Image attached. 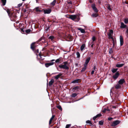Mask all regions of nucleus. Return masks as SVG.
<instances>
[{
  "instance_id": "f257e3e1",
  "label": "nucleus",
  "mask_w": 128,
  "mask_h": 128,
  "mask_svg": "<svg viewBox=\"0 0 128 128\" xmlns=\"http://www.w3.org/2000/svg\"><path fill=\"white\" fill-rule=\"evenodd\" d=\"M67 62H64V64L59 65L58 66L60 68H62L66 70H68L69 68L67 66Z\"/></svg>"
},
{
  "instance_id": "f03ea898",
  "label": "nucleus",
  "mask_w": 128,
  "mask_h": 128,
  "mask_svg": "<svg viewBox=\"0 0 128 128\" xmlns=\"http://www.w3.org/2000/svg\"><path fill=\"white\" fill-rule=\"evenodd\" d=\"M43 11L45 14H49L51 12V10L50 9L48 8L47 9H44Z\"/></svg>"
},
{
  "instance_id": "7ed1b4c3",
  "label": "nucleus",
  "mask_w": 128,
  "mask_h": 128,
  "mask_svg": "<svg viewBox=\"0 0 128 128\" xmlns=\"http://www.w3.org/2000/svg\"><path fill=\"white\" fill-rule=\"evenodd\" d=\"M77 16V15H71L70 16L69 18L72 20H74L76 18Z\"/></svg>"
},
{
  "instance_id": "20e7f679",
  "label": "nucleus",
  "mask_w": 128,
  "mask_h": 128,
  "mask_svg": "<svg viewBox=\"0 0 128 128\" xmlns=\"http://www.w3.org/2000/svg\"><path fill=\"white\" fill-rule=\"evenodd\" d=\"M54 62H50L46 63L45 64V66H46L47 67H48L49 66H52L54 64Z\"/></svg>"
},
{
  "instance_id": "39448f33",
  "label": "nucleus",
  "mask_w": 128,
  "mask_h": 128,
  "mask_svg": "<svg viewBox=\"0 0 128 128\" xmlns=\"http://www.w3.org/2000/svg\"><path fill=\"white\" fill-rule=\"evenodd\" d=\"M120 121L118 120H116L114 121L112 124V126H116L120 123Z\"/></svg>"
},
{
  "instance_id": "423d86ee",
  "label": "nucleus",
  "mask_w": 128,
  "mask_h": 128,
  "mask_svg": "<svg viewBox=\"0 0 128 128\" xmlns=\"http://www.w3.org/2000/svg\"><path fill=\"white\" fill-rule=\"evenodd\" d=\"M113 33V31L112 30H110L109 33L108 34V36L109 38H112V34Z\"/></svg>"
},
{
  "instance_id": "0eeeda50",
  "label": "nucleus",
  "mask_w": 128,
  "mask_h": 128,
  "mask_svg": "<svg viewBox=\"0 0 128 128\" xmlns=\"http://www.w3.org/2000/svg\"><path fill=\"white\" fill-rule=\"evenodd\" d=\"M92 7L93 10L96 12H98V10L97 8H96L95 4H92Z\"/></svg>"
},
{
  "instance_id": "6e6552de",
  "label": "nucleus",
  "mask_w": 128,
  "mask_h": 128,
  "mask_svg": "<svg viewBox=\"0 0 128 128\" xmlns=\"http://www.w3.org/2000/svg\"><path fill=\"white\" fill-rule=\"evenodd\" d=\"M119 75V73L118 72H116L115 74L113 76V78L114 79H116L118 77Z\"/></svg>"
},
{
  "instance_id": "1a4fd4ad",
  "label": "nucleus",
  "mask_w": 128,
  "mask_h": 128,
  "mask_svg": "<svg viewBox=\"0 0 128 128\" xmlns=\"http://www.w3.org/2000/svg\"><path fill=\"white\" fill-rule=\"evenodd\" d=\"M125 80L124 79H122L120 80L118 82V83L120 85H122L125 82Z\"/></svg>"
},
{
  "instance_id": "9d476101",
  "label": "nucleus",
  "mask_w": 128,
  "mask_h": 128,
  "mask_svg": "<svg viewBox=\"0 0 128 128\" xmlns=\"http://www.w3.org/2000/svg\"><path fill=\"white\" fill-rule=\"evenodd\" d=\"M120 46H122V45H123L124 43L122 37V36H120Z\"/></svg>"
},
{
  "instance_id": "9b49d317",
  "label": "nucleus",
  "mask_w": 128,
  "mask_h": 128,
  "mask_svg": "<svg viewBox=\"0 0 128 128\" xmlns=\"http://www.w3.org/2000/svg\"><path fill=\"white\" fill-rule=\"evenodd\" d=\"M90 60V57H89L88 58L86 59L85 62V64L84 65L87 66Z\"/></svg>"
},
{
  "instance_id": "f8f14e48",
  "label": "nucleus",
  "mask_w": 128,
  "mask_h": 128,
  "mask_svg": "<svg viewBox=\"0 0 128 128\" xmlns=\"http://www.w3.org/2000/svg\"><path fill=\"white\" fill-rule=\"evenodd\" d=\"M34 44V43H32L31 45V48L33 51H34V49L36 47V46H35Z\"/></svg>"
},
{
  "instance_id": "ddd939ff",
  "label": "nucleus",
  "mask_w": 128,
  "mask_h": 128,
  "mask_svg": "<svg viewBox=\"0 0 128 128\" xmlns=\"http://www.w3.org/2000/svg\"><path fill=\"white\" fill-rule=\"evenodd\" d=\"M79 88L78 86H76L73 88L72 90L74 92H76L78 90Z\"/></svg>"
},
{
  "instance_id": "4468645a",
  "label": "nucleus",
  "mask_w": 128,
  "mask_h": 128,
  "mask_svg": "<svg viewBox=\"0 0 128 128\" xmlns=\"http://www.w3.org/2000/svg\"><path fill=\"white\" fill-rule=\"evenodd\" d=\"M34 51L35 53L36 54V55L37 56L39 55V56H41V55L40 54L39 52V50L38 49H37L35 51Z\"/></svg>"
},
{
  "instance_id": "2eb2a0df",
  "label": "nucleus",
  "mask_w": 128,
  "mask_h": 128,
  "mask_svg": "<svg viewBox=\"0 0 128 128\" xmlns=\"http://www.w3.org/2000/svg\"><path fill=\"white\" fill-rule=\"evenodd\" d=\"M54 81L53 79H52L49 82V85L50 86L52 85V84L54 82Z\"/></svg>"
},
{
  "instance_id": "dca6fc26",
  "label": "nucleus",
  "mask_w": 128,
  "mask_h": 128,
  "mask_svg": "<svg viewBox=\"0 0 128 128\" xmlns=\"http://www.w3.org/2000/svg\"><path fill=\"white\" fill-rule=\"evenodd\" d=\"M62 75V74H58V75H56V76H54V77L55 79H56V80L58 79Z\"/></svg>"
},
{
  "instance_id": "f3484780",
  "label": "nucleus",
  "mask_w": 128,
  "mask_h": 128,
  "mask_svg": "<svg viewBox=\"0 0 128 128\" xmlns=\"http://www.w3.org/2000/svg\"><path fill=\"white\" fill-rule=\"evenodd\" d=\"M78 29L79 30H80L82 33H84L85 32V30L83 29H82L81 28H78Z\"/></svg>"
},
{
  "instance_id": "a211bd4d",
  "label": "nucleus",
  "mask_w": 128,
  "mask_h": 128,
  "mask_svg": "<svg viewBox=\"0 0 128 128\" xmlns=\"http://www.w3.org/2000/svg\"><path fill=\"white\" fill-rule=\"evenodd\" d=\"M54 115H53L52 116V117L50 118L49 122V124H50L52 122V120L54 118Z\"/></svg>"
},
{
  "instance_id": "6ab92c4d",
  "label": "nucleus",
  "mask_w": 128,
  "mask_h": 128,
  "mask_svg": "<svg viewBox=\"0 0 128 128\" xmlns=\"http://www.w3.org/2000/svg\"><path fill=\"white\" fill-rule=\"evenodd\" d=\"M124 65V64H118L116 65V66L117 67H120Z\"/></svg>"
},
{
  "instance_id": "aec40b11",
  "label": "nucleus",
  "mask_w": 128,
  "mask_h": 128,
  "mask_svg": "<svg viewBox=\"0 0 128 128\" xmlns=\"http://www.w3.org/2000/svg\"><path fill=\"white\" fill-rule=\"evenodd\" d=\"M35 10L36 12H40L42 11V10H41L38 7H36L34 9Z\"/></svg>"
},
{
  "instance_id": "412c9836",
  "label": "nucleus",
  "mask_w": 128,
  "mask_h": 128,
  "mask_svg": "<svg viewBox=\"0 0 128 128\" xmlns=\"http://www.w3.org/2000/svg\"><path fill=\"white\" fill-rule=\"evenodd\" d=\"M115 87L116 89H118L120 88L121 87V86L119 84H117L115 86Z\"/></svg>"
},
{
  "instance_id": "4be33fe9",
  "label": "nucleus",
  "mask_w": 128,
  "mask_h": 128,
  "mask_svg": "<svg viewBox=\"0 0 128 128\" xmlns=\"http://www.w3.org/2000/svg\"><path fill=\"white\" fill-rule=\"evenodd\" d=\"M112 58H114L115 60H120V58L118 56H112Z\"/></svg>"
},
{
  "instance_id": "5701e85b",
  "label": "nucleus",
  "mask_w": 128,
  "mask_h": 128,
  "mask_svg": "<svg viewBox=\"0 0 128 128\" xmlns=\"http://www.w3.org/2000/svg\"><path fill=\"white\" fill-rule=\"evenodd\" d=\"M85 44H82L80 47V50L81 51H82L84 48L85 47Z\"/></svg>"
},
{
  "instance_id": "b1692460",
  "label": "nucleus",
  "mask_w": 128,
  "mask_h": 128,
  "mask_svg": "<svg viewBox=\"0 0 128 128\" xmlns=\"http://www.w3.org/2000/svg\"><path fill=\"white\" fill-rule=\"evenodd\" d=\"M126 25H125L123 23H121L120 26V27L121 28H124L126 27Z\"/></svg>"
},
{
  "instance_id": "393cba45",
  "label": "nucleus",
  "mask_w": 128,
  "mask_h": 128,
  "mask_svg": "<svg viewBox=\"0 0 128 128\" xmlns=\"http://www.w3.org/2000/svg\"><path fill=\"white\" fill-rule=\"evenodd\" d=\"M118 70V68H112V72L113 73L116 72Z\"/></svg>"
},
{
  "instance_id": "a878e982",
  "label": "nucleus",
  "mask_w": 128,
  "mask_h": 128,
  "mask_svg": "<svg viewBox=\"0 0 128 128\" xmlns=\"http://www.w3.org/2000/svg\"><path fill=\"white\" fill-rule=\"evenodd\" d=\"M78 79L76 80H75L73 81H72V82L71 83H74V84L77 83L78 82Z\"/></svg>"
},
{
  "instance_id": "bb28decb",
  "label": "nucleus",
  "mask_w": 128,
  "mask_h": 128,
  "mask_svg": "<svg viewBox=\"0 0 128 128\" xmlns=\"http://www.w3.org/2000/svg\"><path fill=\"white\" fill-rule=\"evenodd\" d=\"M94 42H90L89 43V45H91V46L92 48L93 47V46L94 45Z\"/></svg>"
},
{
  "instance_id": "cd10ccee",
  "label": "nucleus",
  "mask_w": 128,
  "mask_h": 128,
  "mask_svg": "<svg viewBox=\"0 0 128 128\" xmlns=\"http://www.w3.org/2000/svg\"><path fill=\"white\" fill-rule=\"evenodd\" d=\"M106 111H110V110L108 108H104V110H102V112H103L104 113Z\"/></svg>"
},
{
  "instance_id": "c85d7f7f",
  "label": "nucleus",
  "mask_w": 128,
  "mask_h": 128,
  "mask_svg": "<svg viewBox=\"0 0 128 128\" xmlns=\"http://www.w3.org/2000/svg\"><path fill=\"white\" fill-rule=\"evenodd\" d=\"M84 67L82 68V70L81 71L82 72H83L85 71L86 70V67L87 66H86V65H84Z\"/></svg>"
},
{
  "instance_id": "c756f323",
  "label": "nucleus",
  "mask_w": 128,
  "mask_h": 128,
  "mask_svg": "<svg viewBox=\"0 0 128 128\" xmlns=\"http://www.w3.org/2000/svg\"><path fill=\"white\" fill-rule=\"evenodd\" d=\"M98 16V15L96 13L94 14H92V16L93 17H96Z\"/></svg>"
},
{
  "instance_id": "7c9ffc66",
  "label": "nucleus",
  "mask_w": 128,
  "mask_h": 128,
  "mask_svg": "<svg viewBox=\"0 0 128 128\" xmlns=\"http://www.w3.org/2000/svg\"><path fill=\"white\" fill-rule=\"evenodd\" d=\"M2 3V4L3 6H4L6 3V0H1Z\"/></svg>"
},
{
  "instance_id": "2f4dec72",
  "label": "nucleus",
  "mask_w": 128,
  "mask_h": 128,
  "mask_svg": "<svg viewBox=\"0 0 128 128\" xmlns=\"http://www.w3.org/2000/svg\"><path fill=\"white\" fill-rule=\"evenodd\" d=\"M56 2V0H54L51 3V4L52 6H54Z\"/></svg>"
},
{
  "instance_id": "473e14b6",
  "label": "nucleus",
  "mask_w": 128,
  "mask_h": 128,
  "mask_svg": "<svg viewBox=\"0 0 128 128\" xmlns=\"http://www.w3.org/2000/svg\"><path fill=\"white\" fill-rule=\"evenodd\" d=\"M77 95V94L76 93H73L72 94L71 96L72 97H75Z\"/></svg>"
},
{
  "instance_id": "72a5a7b5",
  "label": "nucleus",
  "mask_w": 128,
  "mask_h": 128,
  "mask_svg": "<svg viewBox=\"0 0 128 128\" xmlns=\"http://www.w3.org/2000/svg\"><path fill=\"white\" fill-rule=\"evenodd\" d=\"M104 122L102 120H101L99 122V124L102 125L103 124Z\"/></svg>"
},
{
  "instance_id": "f704fd0d",
  "label": "nucleus",
  "mask_w": 128,
  "mask_h": 128,
  "mask_svg": "<svg viewBox=\"0 0 128 128\" xmlns=\"http://www.w3.org/2000/svg\"><path fill=\"white\" fill-rule=\"evenodd\" d=\"M61 60L60 58L56 60L55 61V62L57 63H59L60 61Z\"/></svg>"
},
{
  "instance_id": "c9c22d12",
  "label": "nucleus",
  "mask_w": 128,
  "mask_h": 128,
  "mask_svg": "<svg viewBox=\"0 0 128 128\" xmlns=\"http://www.w3.org/2000/svg\"><path fill=\"white\" fill-rule=\"evenodd\" d=\"M31 30L30 29H28L26 30V32L27 33H28L30 32Z\"/></svg>"
},
{
  "instance_id": "e433bc0d",
  "label": "nucleus",
  "mask_w": 128,
  "mask_h": 128,
  "mask_svg": "<svg viewBox=\"0 0 128 128\" xmlns=\"http://www.w3.org/2000/svg\"><path fill=\"white\" fill-rule=\"evenodd\" d=\"M57 107L60 110H62V108L61 107V106H57Z\"/></svg>"
},
{
  "instance_id": "4c0bfd02",
  "label": "nucleus",
  "mask_w": 128,
  "mask_h": 128,
  "mask_svg": "<svg viewBox=\"0 0 128 128\" xmlns=\"http://www.w3.org/2000/svg\"><path fill=\"white\" fill-rule=\"evenodd\" d=\"M113 52V50H112V48H110L109 51V52L110 54H111Z\"/></svg>"
},
{
  "instance_id": "58836bf2",
  "label": "nucleus",
  "mask_w": 128,
  "mask_h": 128,
  "mask_svg": "<svg viewBox=\"0 0 128 128\" xmlns=\"http://www.w3.org/2000/svg\"><path fill=\"white\" fill-rule=\"evenodd\" d=\"M54 38V36H50L49 38L51 39V40H53Z\"/></svg>"
},
{
  "instance_id": "ea45409f",
  "label": "nucleus",
  "mask_w": 128,
  "mask_h": 128,
  "mask_svg": "<svg viewBox=\"0 0 128 128\" xmlns=\"http://www.w3.org/2000/svg\"><path fill=\"white\" fill-rule=\"evenodd\" d=\"M71 126V124H67L66 126V128H68Z\"/></svg>"
},
{
  "instance_id": "a19ab883",
  "label": "nucleus",
  "mask_w": 128,
  "mask_h": 128,
  "mask_svg": "<svg viewBox=\"0 0 128 128\" xmlns=\"http://www.w3.org/2000/svg\"><path fill=\"white\" fill-rule=\"evenodd\" d=\"M96 39V38L95 36H93L92 38V42H94V41Z\"/></svg>"
},
{
  "instance_id": "79ce46f5",
  "label": "nucleus",
  "mask_w": 128,
  "mask_h": 128,
  "mask_svg": "<svg viewBox=\"0 0 128 128\" xmlns=\"http://www.w3.org/2000/svg\"><path fill=\"white\" fill-rule=\"evenodd\" d=\"M128 22V20L127 19H125L124 20V22L126 24Z\"/></svg>"
},
{
  "instance_id": "37998d69",
  "label": "nucleus",
  "mask_w": 128,
  "mask_h": 128,
  "mask_svg": "<svg viewBox=\"0 0 128 128\" xmlns=\"http://www.w3.org/2000/svg\"><path fill=\"white\" fill-rule=\"evenodd\" d=\"M107 8L110 11L111 10H112V8H110V5H109L108 6Z\"/></svg>"
},
{
  "instance_id": "c03bdc74",
  "label": "nucleus",
  "mask_w": 128,
  "mask_h": 128,
  "mask_svg": "<svg viewBox=\"0 0 128 128\" xmlns=\"http://www.w3.org/2000/svg\"><path fill=\"white\" fill-rule=\"evenodd\" d=\"M86 123L87 124H91L90 121L89 120H88L86 121Z\"/></svg>"
},
{
  "instance_id": "a18cd8bd",
  "label": "nucleus",
  "mask_w": 128,
  "mask_h": 128,
  "mask_svg": "<svg viewBox=\"0 0 128 128\" xmlns=\"http://www.w3.org/2000/svg\"><path fill=\"white\" fill-rule=\"evenodd\" d=\"M96 116L97 117H100L102 116V114H97Z\"/></svg>"
},
{
  "instance_id": "49530a36",
  "label": "nucleus",
  "mask_w": 128,
  "mask_h": 128,
  "mask_svg": "<svg viewBox=\"0 0 128 128\" xmlns=\"http://www.w3.org/2000/svg\"><path fill=\"white\" fill-rule=\"evenodd\" d=\"M97 118V117L96 116L94 117L93 118V119L94 120Z\"/></svg>"
},
{
  "instance_id": "de8ad7c7",
  "label": "nucleus",
  "mask_w": 128,
  "mask_h": 128,
  "mask_svg": "<svg viewBox=\"0 0 128 128\" xmlns=\"http://www.w3.org/2000/svg\"><path fill=\"white\" fill-rule=\"evenodd\" d=\"M22 4H18V7H20L22 6Z\"/></svg>"
},
{
  "instance_id": "09e8293b",
  "label": "nucleus",
  "mask_w": 128,
  "mask_h": 128,
  "mask_svg": "<svg viewBox=\"0 0 128 128\" xmlns=\"http://www.w3.org/2000/svg\"><path fill=\"white\" fill-rule=\"evenodd\" d=\"M76 55H77V56H80V54L79 52H76Z\"/></svg>"
},
{
  "instance_id": "8fccbe9b",
  "label": "nucleus",
  "mask_w": 128,
  "mask_h": 128,
  "mask_svg": "<svg viewBox=\"0 0 128 128\" xmlns=\"http://www.w3.org/2000/svg\"><path fill=\"white\" fill-rule=\"evenodd\" d=\"M68 4H71V5L70 6V7H72V2L71 1H70L69 2H68Z\"/></svg>"
},
{
  "instance_id": "3c124183",
  "label": "nucleus",
  "mask_w": 128,
  "mask_h": 128,
  "mask_svg": "<svg viewBox=\"0 0 128 128\" xmlns=\"http://www.w3.org/2000/svg\"><path fill=\"white\" fill-rule=\"evenodd\" d=\"M93 53L90 52V53H88L89 55L92 56V55H93Z\"/></svg>"
},
{
  "instance_id": "603ef678",
  "label": "nucleus",
  "mask_w": 128,
  "mask_h": 128,
  "mask_svg": "<svg viewBox=\"0 0 128 128\" xmlns=\"http://www.w3.org/2000/svg\"><path fill=\"white\" fill-rule=\"evenodd\" d=\"M94 70H92V72H91V74H94Z\"/></svg>"
},
{
  "instance_id": "864d4df0",
  "label": "nucleus",
  "mask_w": 128,
  "mask_h": 128,
  "mask_svg": "<svg viewBox=\"0 0 128 128\" xmlns=\"http://www.w3.org/2000/svg\"><path fill=\"white\" fill-rule=\"evenodd\" d=\"M112 119V118H108V120H110Z\"/></svg>"
},
{
  "instance_id": "5fc2aeb1",
  "label": "nucleus",
  "mask_w": 128,
  "mask_h": 128,
  "mask_svg": "<svg viewBox=\"0 0 128 128\" xmlns=\"http://www.w3.org/2000/svg\"><path fill=\"white\" fill-rule=\"evenodd\" d=\"M113 88H111V90H110V92H112V90Z\"/></svg>"
},
{
  "instance_id": "6e6d98bb",
  "label": "nucleus",
  "mask_w": 128,
  "mask_h": 128,
  "mask_svg": "<svg viewBox=\"0 0 128 128\" xmlns=\"http://www.w3.org/2000/svg\"><path fill=\"white\" fill-rule=\"evenodd\" d=\"M96 69V67H95V66H94V70H95Z\"/></svg>"
},
{
  "instance_id": "4d7b16f0",
  "label": "nucleus",
  "mask_w": 128,
  "mask_h": 128,
  "mask_svg": "<svg viewBox=\"0 0 128 128\" xmlns=\"http://www.w3.org/2000/svg\"><path fill=\"white\" fill-rule=\"evenodd\" d=\"M21 31L22 32H24L23 29H22V28L21 29Z\"/></svg>"
},
{
  "instance_id": "13d9d810",
  "label": "nucleus",
  "mask_w": 128,
  "mask_h": 128,
  "mask_svg": "<svg viewBox=\"0 0 128 128\" xmlns=\"http://www.w3.org/2000/svg\"><path fill=\"white\" fill-rule=\"evenodd\" d=\"M90 3H92V0H90Z\"/></svg>"
},
{
  "instance_id": "bf43d9fd",
  "label": "nucleus",
  "mask_w": 128,
  "mask_h": 128,
  "mask_svg": "<svg viewBox=\"0 0 128 128\" xmlns=\"http://www.w3.org/2000/svg\"><path fill=\"white\" fill-rule=\"evenodd\" d=\"M126 32L128 33V30H127L126 31Z\"/></svg>"
},
{
  "instance_id": "052dcab7",
  "label": "nucleus",
  "mask_w": 128,
  "mask_h": 128,
  "mask_svg": "<svg viewBox=\"0 0 128 128\" xmlns=\"http://www.w3.org/2000/svg\"><path fill=\"white\" fill-rule=\"evenodd\" d=\"M54 60H51V61H54Z\"/></svg>"
},
{
  "instance_id": "680f3d73",
  "label": "nucleus",
  "mask_w": 128,
  "mask_h": 128,
  "mask_svg": "<svg viewBox=\"0 0 128 128\" xmlns=\"http://www.w3.org/2000/svg\"><path fill=\"white\" fill-rule=\"evenodd\" d=\"M25 0H22V1H24Z\"/></svg>"
},
{
  "instance_id": "e2e57ef3",
  "label": "nucleus",
  "mask_w": 128,
  "mask_h": 128,
  "mask_svg": "<svg viewBox=\"0 0 128 128\" xmlns=\"http://www.w3.org/2000/svg\"><path fill=\"white\" fill-rule=\"evenodd\" d=\"M113 46H114V43L113 44Z\"/></svg>"
},
{
  "instance_id": "0e129e2a",
  "label": "nucleus",
  "mask_w": 128,
  "mask_h": 128,
  "mask_svg": "<svg viewBox=\"0 0 128 128\" xmlns=\"http://www.w3.org/2000/svg\"><path fill=\"white\" fill-rule=\"evenodd\" d=\"M57 73L56 72V73H54V74H57Z\"/></svg>"
},
{
  "instance_id": "69168bd1",
  "label": "nucleus",
  "mask_w": 128,
  "mask_h": 128,
  "mask_svg": "<svg viewBox=\"0 0 128 128\" xmlns=\"http://www.w3.org/2000/svg\"><path fill=\"white\" fill-rule=\"evenodd\" d=\"M77 57H78V58H79L80 57V56H77Z\"/></svg>"
},
{
  "instance_id": "338daca9",
  "label": "nucleus",
  "mask_w": 128,
  "mask_h": 128,
  "mask_svg": "<svg viewBox=\"0 0 128 128\" xmlns=\"http://www.w3.org/2000/svg\"><path fill=\"white\" fill-rule=\"evenodd\" d=\"M99 2L100 3V2Z\"/></svg>"
}]
</instances>
